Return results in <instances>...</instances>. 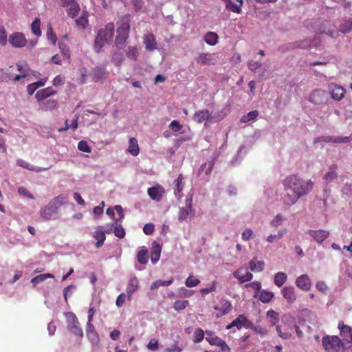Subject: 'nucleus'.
I'll return each instance as SVG.
<instances>
[{
    "mask_svg": "<svg viewBox=\"0 0 352 352\" xmlns=\"http://www.w3.org/2000/svg\"><path fill=\"white\" fill-rule=\"evenodd\" d=\"M104 207V202L102 201L98 206L94 208L93 212L95 219H98L103 213V208Z\"/></svg>",
    "mask_w": 352,
    "mask_h": 352,
    "instance_id": "59",
    "label": "nucleus"
},
{
    "mask_svg": "<svg viewBox=\"0 0 352 352\" xmlns=\"http://www.w3.org/2000/svg\"><path fill=\"white\" fill-rule=\"evenodd\" d=\"M86 336L93 347L98 346L100 337L93 324L89 323V328H86Z\"/></svg>",
    "mask_w": 352,
    "mask_h": 352,
    "instance_id": "15",
    "label": "nucleus"
},
{
    "mask_svg": "<svg viewBox=\"0 0 352 352\" xmlns=\"http://www.w3.org/2000/svg\"><path fill=\"white\" fill-rule=\"evenodd\" d=\"M107 41L101 37V33H98L94 45V49L96 51V52H100L101 49L104 47Z\"/></svg>",
    "mask_w": 352,
    "mask_h": 352,
    "instance_id": "34",
    "label": "nucleus"
},
{
    "mask_svg": "<svg viewBox=\"0 0 352 352\" xmlns=\"http://www.w3.org/2000/svg\"><path fill=\"white\" fill-rule=\"evenodd\" d=\"M307 234L319 243H322L329 237V232L324 230H309L307 231Z\"/></svg>",
    "mask_w": 352,
    "mask_h": 352,
    "instance_id": "17",
    "label": "nucleus"
},
{
    "mask_svg": "<svg viewBox=\"0 0 352 352\" xmlns=\"http://www.w3.org/2000/svg\"><path fill=\"white\" fill-rule=\"evenodd\" d=\"M16 67L18 71H19L21 74L19 75H16L14 77L13 80L14 81H19L20 79L25 78L28 76V69L24 68L23 65H21V64H17Z\"/></svg>",
    "mask_w": 352,
    "mask_h": 352,
    "instance_id": "48",
    "label": "nucleus"
},
{
    "mask_svg": "<svg viewBox=\"0 0 352 352\" xmlns=\"http://www.w3.org/2000/svg\"><path fill=\"white\" fill-rule=\"evenodd\" d=\"M114 30L113 23H108L106 26L100 29L98 33H101V37L107 41L113 36Z\"/></svg>",
    "mask_w": 352,
    "mask_h": 352,
    "instance_id": "26",
    "label": "nucleus"
},
{
    "mask_svg": "<svg viewBox=\"0 0 352 352\" xmlns=\"http://www.w3.org/2000/svg\"><path fill=\"white\" fill-rule=\"evenodd\" d=\"M114 234L117 237L122 239L124 237L126 233L124 228L122 226L117 225L114 228Z\"/></svg>",
    "mask_w": 352,
    "mask_h": 352,
    "instance_id": "60",
    "label": "nucleus"
},
{
    "mask_svg": "<svg viewBox=\"0 0 352 352\" xmlns=\"http://www.w3.org/2000/svg\"><path fill=\"white\" fill-rule=\"evenodd\" d=\"M340 30L342 33H348L352 30V20L347 19L340 25Z\"/></svg>",
    "mask_w": 352,
    "mask_h": 352,
    "instance_id": "45",
    "label": "nucleus"
},
{
    "mask_svg": "<svg viewBox=\"0 0 352 352\" xmlns=\"http://www.w3.org/2000/svg\"><path fill=\"white\" fill-rule=\"evenodd\" d=\"M173 278H171L168 280H157L151 284L150 289H151V290H155L161 286H168V285H171L173 283Z\"/></svg>",
    "mask_w": 352,
    "mask_h": 352,
    "instance_id": "39",
    "label": "nucleus"
},
{
    "mask_svg": "<svg viewBox=\"0 0 352 352\" xmlns=\"http://www.w3.org/2000/svg\"><path fill=\"white\" fill-rule=\"evenodd\" d=\"M206 334L208 336V337L206 338V340L209 342L210 345L218 346L223 340L219 337L212 333L210 331H207Z\"/></svg>",
    "mask_w": 352,
    "mask_h": 352,
    "instance_id": "33",
    "label": "nucleus"
},
{
    "mask_svg": "<svg viewBox=\"0 0 352 352\" xmlns=\"http://www.w3.org/2000/svg\"><path fill=\"white\" fill-rule=\"evenodd\" d=\"M264 265L263 261H258L256 258H253L249 262V268L251 271L261 272L263 270Z\"/></svg>",
    "mask_w": 352,
    "mask_h": 352,
    "instance_id": "32",
    "label": "nucleus"
},
{
    "mask_svg": "<svg viewBox=\"0 0 352 352\" xmlns=\"http://www.w3.org/2000/svg\"><path fill=\"white\" fill-rule=\"evenodd\" d=\"M9 43L14 47H22L27 43V40L23 33L15 32L9 37Z\"/></svg>",
    "mask_w": 352,
    "mask_h": 352,
    "instance_id": "12",
    "label": "nucleus"
},
{
    "mask_svg": "<svg viewBox=\"0 0 352 352\" xmlns=\"http://www.w3.org/2000/svg\"><path fill=\"white\" fill-rule=\"evenodd\" d=\"M200 283V280L194 277L192 275H189L185 281V285L188 287H192L197 286Z\"/></svg>",
    "mask_w": 352,
    "mask_h": 352,
    "instance_id": "52",
    "label": "nucleus"
},
{
    "mask_svg": "<svg viewBox=\"0 0 352 352\" xmlns=\"http://www.w3.org/2000/svg\"><path fill=\"white\" fill-rule=\"evenodd\" d=\"M66 8L67 14L72 18H74L80 11V6L76 1Z\"/></svg>",
    "mask_w": 352,
    "mask_h": 352,
    "instance_id": "36",
    "label": "nucleus"
},
{
    "mask_svg": "<svg viewBox=\"0 0 352 352\" xmlns=\"http://www.w3.org/2000/svg\"><path fill=\"white\" fill-rule=\"evenodd\" d=\"M56 94L52 87H47L38 91L36 93L35 97L38 102H43L46 98Z\"/></svg>",
    "mask_w": 352,
    "mask_h": 352,
    "instance_id": "24",
    "label": "nucleus"
},
{
    "mask_svg": "<svg viewBox=\"0 0 352 352\" xmlns=\"http://www.w3.org/2000/svg\"><path fill=\"white\" fill-rule=\"evenodd\" d=\"M183 126L177 120H173L170 124L169 128L174 132H179Z\"/></svg>",
    "mask_w": 352,
    "mask_h": 352,
    "instance_id": "63",
    "label": "nucleus"
},
{
    "mask_svg": "<svg viewBox=\"0 0 352 352\" xmlns=\"http://www.w3.org/2000/svg\"><path fill=\"white\" fill-rule=\"evenodd\" d=\"M137 258L140 263L146 264L148 262V251L146 250H141L137 254Z\"/></svg>",
    "mask_w": 352,
    "mask_h": 352,
    "instance_id": "47",
    "label": "nucleus"
},
{
    "mask_svg": "<svg viewBox=\"0 0 352 352\" xmlns=\"http://www.w3.org/2000/svg\"><path fill=\"white\" fill-rule=\"evenodd\" d=\"M252 326V322H250L243 314L239 315L235 320H234L230 324L227 325L226 329H230L231 328L236 327L238 329H241L242 327L248 329Z\"/></svg>",
    "mask_w": 352,
    "mask_h": 352,
    "instance_id": "8",
    "label": "nucleus"
},
{
    "mask_svg": "<svg viewBox=\"0 0 352 352\" xmlns=\"http://www.w3.org/2000/svg\"><path fill=\"white\" fill-rule=\"evenodd\" d=\"M214 309L219 311L216 317L220 318L230 312L232 310V304L231 302L227 299H221L219 303L214 307Z\"/></svg>",
    "mask_w": 352,
    "mask_h": 352,
    "instance_id": "10",
    "label": "nucleus"
},
{
    "mask_svg": "<svg viewBox=\"0 0 352 352\" xmlns=\"http://www.w3.org/2000/svg\"><path fill=\"white\" fill-rule=\"evenodd\" d=\"M164 192V187L160 184L148 188L147 190L148 195L151 199L156 201H160L162 199Z\"/></svg>",
    "mask_w": 352,
    "mask_h": 352,
    "instance_id": "13",
    "label": "nucleus"
},
{
    "mask_svg": "<svg viewBox=\"0 0 352 352\" xmlns=\"http://www.w3.org/2000/svg\"><path fill=\"white\" fill-rule=\"evenodd\" d=\"M111 230V229L109 230H104L103 228L101 226L96 228V230L93 234V237L97 241L95 245L96 248H98L104 244L106 239L105 232L109 233Z\"/></svg>",
    "mask_w": 352,
    "mask_h": 352,
    "instance_id": "16",
    "label": "nucleus"
},
{
    "mask_svg": "<svg viewBox=\"0 0 352 352\" xmlns=\"http://www.w3.org/2000/svg\"><path fill=\"white\" fill-rule=\"evenodd\" d=\"M309 44H310V42L307 40L298 41L296 43H292L289 44V46L285 47V50H288L289 48L293 49V48H296V47L305 48L307 46L309 45Z\"/></svg>",
    "mask_w": 352,
    "mask_h": 352,
    "instance_id": "49",
    "label": "nucleus"
},
{
    "mask_svg": "<svg viewBox=\"0 0 352 352\" xmlns=\"http://www.w3.org/2000/svg\"><path fill=\"white\" fill-rule=\"evenodd\" d=\"M127 151L133 155L137 156L140 153V148L138 140L135 138H130L129 140V147Z\"/></svg>",
    "mask_w": 352,
    "mask_h": 352,
    "instance_id": "27",
    "label": "nucleus"
},
{
    "mask_svg": "<svg viewBox=\"0 0 352 352\" xmlns=\"http://www.w3.org/2000/svg\"><path fill=\"white\" fill-rule=\"evenodd\" d=\"M161 248L160 245H156L155 247L152 248L151 251V261L153 263H157L160 257Z\"/></svg>",
    "mask_w": 352,
    "mask_h": 352,
    "instance_id": "44",
    "label": "nucleus"
},
{
    "mask_svg": "<svg viewBox=\"0 0 352 352\" xmlns=\"http://www.w3.org/2000/svg\"><path fill=\"white\" fill-rule=\"evenodd\" d=\"M204 337V332L201 328H198L195 330L193 335V342L195 343H199L201 342Z\"/></svg>",
    "mask_w": 352,
    "mask_h": 352,
    "instance_id": "55",
    "label": "nucleus"
},
{
    "mask_svg": "<svg viewBox=\"0 0 352 352\" xmlns=\"http://www.w3.org/2000/svg\"><path fill=\"white\" fill-rule=\"evenodd\" d=\"M322 344L327 352H345L342 340L337 336L326 335L322 338Z\"/></svg>",
    "mask_w": 352,
    "mask_h": 352,
    "instance_id": "4",
    "label": "nucleus"
},
{
    "mask_svg": "<svg viewBox=\"0 0 352 352\" xmlns=\"http://www.w3.org/2000/svg\"><path fill=\"white\" fill-rule=\"evenodd\" d=\"M219 36L216 32H208L204 36V41L209 45H215L218 42Z\"/></svg>",
    "mask_w": 352,
    "mask_h": 352,
    "instance_id": "29",
    "label": "nucleus"
},
{
    "mask_svg": "<svg viewBox=\"0 0 352 352\" xmlns=\"http://www.w3.org/2000/svg\"><path fill=\"white\" fill-rule=\"evenodd\" d=\"M54 277V275L50 273L42 274L32 278L31 283L34 286H36V285L45 281L47 278H53Z\"/></svg>",
    "mask_w": 352,
    "mask_h": 352,
    "instance_id": "35",
    "label": "nucleus"
},
{
    "mask_svg": "<svg viewBox=\"0 0 352 352\" xmlns=\"http://www.w3.org/2000/svg\"><path fill=\"white\" fill-rule=\"evenodd\" d=\"M192 198L190 197L189 199H186V207H181L179 209L178 212V221L179 222H183L189 217H193L195 215V212L192 209Z\"/></svg>",
    "mask_w": 352,
    "mask_h": 352,
    "instance_id": "6",
    "label": "nucleus"
},
{
    "mask_svg": "<svg viewBox=\"0 0 352 352\" xmlns=\"http://www.w3.org/2000/svg\"><path fill=\"white\" fill-rule=\"evenodd\" d=\"M106 74V69L104 67L96 66L91 69V76L93 81L97 82L102 80Z\"/></svg>",
    "mask_w": 352,
    "mask_h": 352,
    "instance_id": "25",
    "label": "nucleus"
},
{
    "mask_svg": "<svg viewBox=\"0 0 352 352\" xmlns=\"http://www.w3.org/2000/svg\"><path fill=\"white\" fill-rule=\"evenodd\" d=\"M78 148L80 151H83L85 153H90L91 152V148L88 145L87 142L86 141L82 140L80 141L78 144Z\"/></svg>",
    "mask_w": 352,
    "mask_h": 352,
    "instance_id": "61",
    "label": "nucleus"
},
{
    "mask_svg": "<svg viewBox=\"0 0 352 352\" xmlns=\"http://www.w3.org/2000/svg\"><path fill=\"white\" fill-rule=\"evenodd\" d=\"M189 305L188 300H176L174 302L173 308L176 311H181L186 309Z\"/></svg>",
    "mask_w": 352,
    "mask_h": 352,
    "instance_id": "50",
    "label": "nucleus"
},
{
    "mask_svg": "<svg viewBox=\"0 0 352 352\" xmlns=\"http://www.w3.org/2000/svg\"><path fill=\"white\" fill-rule=\"evenodd\" d=\"M267 316L270 319V323L272 325H275L278 321V314L274 310H269L267 312Z\"/></svg>",
    "mask_w": 352,
    "mask_h": 352,
    "instance_id": "56",
    "label": "nucleus"
},
{
    "mask_svg": "<svg viewBox=\"0 0 352 352\" xmlns=\"http://www.w3.org/2000/svg\"><path fill=\"white\" fill-rule=\"evenodd\" d=\"M41 26V21L39 19L36 18L31 25V30L32 33L36 36H40L41 35V30L40 29Z\"/></svg>",
    "mask_w": 352,
    "mask_h": 352,
    "instance_id": "40",
    "label": "nucleus"
},
{
    "mask_svg": "<svg viewBox=\"0 0 352 352\" xmlns=\"http://www.w3.org/2000/svg\"><path fill=\"white\" fill-rule=\"evenodd\" d=\"M117 35L115 40V45L119 49H122L126 45V41L129 38L130 29L129 15L122 16L117 23Z\"/></svg>",
    "mask_w": 352,
    "mask_h": 352,
    "instance_id": "2",
    "label": "nucleus"
},
{
    "mask_svg": "<svg viewBox=\"0 0 352 352\" xmlns=\"http://www.w3.org/2000/svg\"><path fill=\"white\" fill-rule=\"evenodd\" d=\"M325 142H332V143H338V144H342V143H347L350 141V138H348V136L345 137H340V136H324V140H322Z\"/></svg>",
    "mask_w": 352,
    "mask_h": 352,
    "instance_id": "28",
    "label": "nucleus"
},
{
    "mask_svg": "<svg viewBox=\"0 0 352 352\" xmlns=\"http://www.w3.org/2000/svg\"><path fill=\"white\" fill-rule=\"evenodd\" d=\"M210 119H211V115L208 109L196 111L192 117V120L198 124H201Z\"/></svg>",
    "mask_w": 352,
    "mask_h": 352,
    "instance_id": "21",
    "label": "nucleus"
},
{
    "mask_svg": "<svg viewBox=\"0 0 352 352\" xmlns=\"http://www.w3.org/2000/svg\"><path fill=\"white\" fill-rule=\"evenodd\" d=\"M139 287V280L136 276H133L129 280L126 292L127 298L129 300H131L133 294L138 290Z\"/></svg>",
    "mask_w": 352,
    "mask_h": 352,
    "instance_id": "18",
    "label": "nucleus"
},
{
    "mask_svg": "<svg viewBox=\"0 0 352 352\" xmlns=\"http://www.w3.org/2000/svg\"><path fill=\"white\" fill-rule=\"evenodd\" d=\"M64 315L66 318L68 331L81 340L83 337V331L76 316L73 312H65Z\"/></svg>",
    "mask_w": 352,
    "mask_h": 352,
    "instance_id": "5",
    "label": "nucleus"
},
{
    "mask_svg": "<svg viewBox=\"0 0 352 352\" xmlns=\"http://www.w3.org/2000/svg\"><path fill=\"white\" fill-rule=\"evenodd\" d=\"M195 60L201 65H214L216 63L214 54L210 53H200L195 58Z\"/></svg>",
    "mask_w": 352,
    "mask_h": 352,
    "instance_id": "14",
    "label": "nucleus"
},
{
    "mask_svg": "<svg viewBox=\"0 0 352 352\" xmlns=\"http://www.w3.org/2000/svg\"><path fill=\"white\" fill-rule=\"evenodd\" d=\"M282 294L284 298L290 303H294L296 300L295 289L292 286H286L282 289Z\"/></svg>",
    "mask_w": 352,
    "mask_h": 352,
    "instance_id": "22",
    "label": "nucleus"
},
{
    "mask_svg": "<svg viewBox=\"0 0 352 352\" xmlns=\"http://www.w3.org/2000/svg\"><path fill=\"white\" fill-rule=\"evenodd\" d=\"M123 54L120 52H115L111 56V62L116 66H120L123 62Z\"/></svg>",
    "mask_w": 352,
    "mask_h": 352,
    "instance_id": "42",
    "label": "nucleus"
},
{
    "mask_svg": "<svg viewBox=\"0 0 352 352\" xmlns=\"http://www.w3.org/2000/svg\"><path fill=\"white\" fill-rule=\"evenodd\" d=\"M295 283L299 289L304 291H309L311 287V280L307 274H302L298 277Z\"/></svg>",
    "mask_w": 352,
    "mask_h": 352,
    "instance_id": "20",
    "label": "nucleus"
},
{
    "mask_svg": "<svg viewBox=\"0 0 352 352\" xmlns=\"http://www.w3.org/2000/svg\"><path fill=\"white\" fill-rule=\"evenodd\" d=\"M285 232H286V229L280 230L278 232L277 234H270V236H268L267 238V241L269 243H272L274 241H278L283 237V236L284 235V234Z\"/></svg>",
    "mask_w": 352,
    "mask_h": 352,
    "instance_id": "51",
    "label": "nucleus"
},
{
    "mask_svg": "<svg viewBox=\"0 0 352 352\" xmlns=\"http://www.w3.org/2000/svg\"><path fill=\"white\" fill-rule=\"evenodd\" d=\"M287 276L285 272H278L274 276V284L280 287L287 280Z\"/></svg>",
    "mask_w": 352,
    "mask_h": 352,
    "instance_id": "37",
    "label": "nucleus"
},
{
    "mask_svg": "<svg viewBox=\"0 0 352 352\" xmlns=\"http://www.w3.org/2000/svg\"><path fill=\"white\" fill-rule=\"evenodd\" d=\"M274 297V294L271 292L263 291L260 296V300L263 303L269 302Z\"/></svg>",
    "mask_w": 352,
    "mask_h": 352,
    "instance_id": "53",
    "label": "nucleus"
},
{
    "mask_svg": "<svg viewBox=\"0 0 352 352\" xmlns=\"http://www.w3.org/2000/svg\"><path fill=\"white\" fill-rule=\"evenodd\" d=\"M258 112L256 110L250 111L248 114L243 116L241 118V122L243 123H247L251 120H253L257 118Z\"/></svg>",
    "mask_w": 352,
    "mask_h": 352,
    "instance_id": "43",
    "label": "nucleus"
},
{
    "mask_svg": "<svg viewBox=\"0 0 352 352\" xmlns=\"http://www.w3.org/2000/svg\"><path fill=\"white\" fill-rule=\"evenodd\" d=\"M226 8L227 10L234 13L239 14L241 12L240 6L233 3V2L231 0H229L228 2H227Z\"/></svg>",
    "mask_w": 352,
    "mask_h": 352,
    "instance_id": "54",
    "label": "nucleus"
},
{
    "mask_svg": "<svg viewBox=\"0 0 352 352\" xmlns=\"http://www.w3.org/2000/svg\"><path fill=\"white\" fill-rule=\"evenodd\" d=\"M329 90L331 97L335 100H341L344 98L345 94V89H344V87L337 84H329Z\"/></svg>",
    "mask_w": 352,
    "mask_h": 352,
    "instance_id": "9",
    "label": "nucleus"
},
{
    "mask_svg": "<svg viewBox=\"0 0 352 352\" xmlns=\"http://www.w3.org/2000/svg\"><path fill=\"white\" fill-rule=\"evenodd\" d=\"M16 164L21 167H23L24 168H26L28 170H33V171H36V172H40L41 170H43V169H41L40 168H36L34 166H32V165H30L28 162H27L26 161L23 160H21V159H19L16 161Z\"/></svg>",
    "mask_w": 352,
    "mask_h": 352,
    "instance_id": "41",
    "label": "nucleus"
},
{
    "mask_svg": "<svg viewBox=\"0 0 352 352\" xmlns=\"http://www.w3.org/2000/svg\"><path fill=\"white\" fill-rule=\"evenodd\" d=\"M285 190L287 192L283 196V202L285 206H291L295 204L298 199L307 195L313 189L314 183L311 179H303L298 175H289L283 180Z\"/></svg>",
    "mask_w": 352,
    "mask_h": 352,
    "instance_id": "1",
    "label": "nucleus"
},
{
    "mask_svg": "<svg viewBox=\"0 0 352 352\" xmlns=\"http://www.w3.org/2000/svg\"><path fill=\"white\" fill-rule=\"evenodd\" d=\"M174 184V195L176 198L179 200L182 197V192L184 187V177L182 173L179 175L177 179L173 182Z\"/></svg>",
    "mask_w": 352,
    "mask_h": 352,
    "instance_id": "19",
    "label": "nucleus"
},
{
    "mask_svg": "<svg viewBox=\"0 0 352 352\" xmlns=\"http://www.w3.org/2000/svg\"><path fill=\"white\" fill-rule=\"evenodd\" d=\"M57 100L54 99H49L41 102V107L45 111L52 110L57 106Z\"/></svg>",
    "mask_w": 352,
    "mask_h": 352,
    "instance_id": "38",
    "label": "nucleus"
},
{
    "mask_svg": "<svg viewBox=\"0 0 352 352\" xmlns=\"http://www.w3.org/2000/svg\"><path fill=\"white\" fill-rule=\"evenodd\" d=\"M63 197L58 196L52 199L48 204L42 208L40 211L41 217L45 221L55 219L59 206L63 204Z\"/></svg>",
    "mask_w": 352,
    "mask_h": 352,
    "instance_id": "3",
    "label": "nucleus"
},
{
    "mask_svg": "<svg viewBox=\"0 0 352 352\" xmlns=\"http://www.w3.org/2000/svg\"><path fill=\"white\" fill-rule=\"evenodd\" d=\"M183 350V347L182 346H179L178 343H175L174 345L166 348L164 350V352H182Z\"/></svg>",
    "mask_w": 352,
    "mask_h": 352,
    "instance_id": "64",
    "label": "nucleus"
},
{
    "mask_svg": "<svg viewBox=\"0 0 352 352\" xmlns=\"http://www.w3.org/2000/svg\"><path fill=\"white\" fill-rule=\"evenodd\" d=\"M143 42L145 45V48L148 51H153L157 49V42L155 36L153 34H145L143 37Z\"/></svg>",
    "mask_w": 352,
    "mask_h": 352,
    "instance_id": "23",
    "label": "nucleus"
},
{
    "mask_svg": "<svg viewBox=\"0 0 352 352\" xmlns=\"http://www.w3.org/2000/svg\"><path fill=\"white\" fill-rule=\"evenodd\" d=\"M76 24L78 27L85 28L87 25L88 24L87 16L85 14H82L80 18L76 20Z\"/></svg>",
    "mask_w": 352,
    "mask_h": 352,
    "instance_id": "57",
    "label": "nucleus"
},
{
    "mask_svg": "<svg viewBox=\"0 0 352 352\" xmlns=\"http://www.w3.org/2000/svg\"><path fill=\"white\" fill-rule=\"evenodd\" d=\"M59 47H60V50L62 53L63 56L69 60V59H70L69 48L65 44H63L61 43H59Z\"/></svg>",
    "mask_w": 352,
    "mask_h": 352,
    "instance_id": "58",
    "label": "nucleus"
},
{
    "mask_svg": "<svg viewBox=\"0 0 352 352\" xmlns=\"http://www.w3.org/2000/svg\"><path fill=\"white\" fill-rule=\"evenodd\" d=\"M338 329H340V336L344 340L345 338L350 336L351 338L352 335V328L347 325H344L342 321H340L338 324Z\"/></svg>",
    "mask_w": 352,
    "mask_h": 352,
    "instance_id": "30",
    "label": "nucleus"
},
{
    "mask_svg": "<svg viewBox=\"0 0 352 352\" xmlns=\"http://www.w3.org/2000/svg\"><path fill=\"white\" fill-rule=\"evenodd\" d=\"M234 278L238 279L241 283L250 281L253 278V274L246 267H241L233 272Z\"/></svg>",
    "mask_w": 352,
    "mask_h": 352,
    "instance_id": "11",
    "label": "nucleus"
},
{
    "mask_svg": "<svg viewBox=\"0 0 352 352\" xmlns=\"http://www.w3.org/2000/svg\"><path fill=\"white\" fill-rule=\"evenodd\" d=\"M327 96L325 91L316 89L309 94V100L315 105H321L326 102Z\"/></svg>",
    "mask_w": 352,
    "mask_h": 352,
    "instance_id": "7",
    "label": "nucleus"
},
{
    "mask_svg": "<svg viewBox=\"0 0 352 352\" xmlns=\"http://www.w3.org/2000/svg\"><path fill=\"white\" fill-rule=\"evenodd\" d=\"M126 56L130 58L135 60L138 56V49L135 46H129L127 48L126 52Z\"/></svg>",
    "mask_w": 352,
    "mask_h": 352,
    "instance_id": "46",
    "label": "nucleus"
},
{
    "mask_svg": "<svg viewBox=\"0 0 352 352\" xmlns=\"http://www.w3.org/2000/svg\"><path fill=\"white\" fill-rule=\"evenodd\" d=\"M18 192L25 197H27V198H29V199H34V197L33 196V195L32 193H30L28 190L27 188H25V187H19V189H18Z\"/></svg>",
    "mask_w": 352,
    "mask_h": 352,
    "instance_id": "62",
    "label": "nucleus"
},
{
    "mask_svg": "<svg viewBox=\"0 0 352 352\" xmlns=\"http://www.w3.org/2000/svg\"><path fill=\"white\" fill-rule=\"evenodd\" d=\"M336 164H332L329 167V171L327 172L323 177L327 182H331L337 177V173L336 172Z\"/></svg>",
    "mask_w": 352,
    "mask_h": 352,
    "instance_id": "31",
    "label": "nucleus"
}]
</instances>
